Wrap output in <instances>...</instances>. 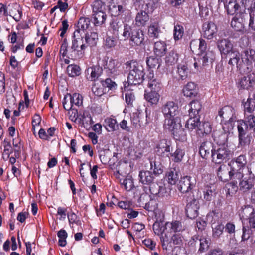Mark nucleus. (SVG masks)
Wrapping results in <instances>:
<instances>
[{
  "label": "nucleus",
  "instance_id": "nucleus-7",
  "mask_svg": "<svg viewBox=\"0 0 255 255\" xmlns=\"http://www.w3.org/2000/svg\"><path fill=\"white\" fill-rule=\"evenodd\" d=\"M253 0H230L225 8L228 14L232 15L238 14L241 16L246 13V10L248 9Z\"/></svg>",
  "mask_w": 255,
  "mask_h": 255
},
{
  "label": "nucleus",
  "instance_id": "nucleus-26",
  "mask_svg": "<svg viewBox=\"0 0 255 255\" xmlns=\"http://www.w3.org/2000/svg\"><path fill=\"white\" fill-rule=\"evenodd\" d=\"M103 69L99 65H95L88 68L86 70L87 74H90L89 78H87L91 81H95L102 73Z\"/></svg>",
  "mask_w": 255,
  "mask_h": 255
},
{
  "label": "nucleus",
  "instance_id": "nucleus-4",
  "mask_svg": "<svg viewBox=\"0 0 255 255\" xmlns=\"http://www.w3.org/2000/svg\"><path fill=\"white\" fill-rule=\"evenodd\" d=\"M122 37L124 40L129 39L132 46H140L143 44L144 35L142 30L134 29L131 26L126 24L124 26Z\"/></svg>",
  "mask_w": 255,
  "mask_h": 255
},
{
  "label": "nucleus",
  "instance_id": "nucleus-9",
  "mask_svg": "<svg viewBox=\"0 0 255 255\" xmlns=\"http://www.w3.org/2000/svg\"><path fill=\"white\" fill-rule=\"evenodd\" d=\"M196 180L195 177L191 176H185L181 178L177 184L178 189L182 193H186L189 195H194L193 191L191 190L195 187Z\"/></svg>",
  "mask_w": 255,
  "mask_h": 255
},
{
  "label": "nucleus",
  "instance_id": "nucleus-59",
  "mask_svg": "<svg viewBox=\"0 0 255 255\" xmlns=\"http://www.w3.org/2000/svg\"><path fill=\"white\" fill-rule=\"evenodd\" d=\"M200 9L199 15L201 17L206 18L209 15V9L207 4H204L201 2L198 3Z\"/></svg>",
  "mask_w": 255,
  "mask_h": 255
},
{
  "label": "nucleus",
  "instance_id": "nucleus-33",
  "mask_svg": "<svg viewBox=\"0 0 255 255\" xmlns=\"http://www.w3.org/2000/svg\"><path fill=\"white\" fill-rule=\"evenodd\" d=\"M149 185V190L151 194L154 195H158V196H163L166 190L164 186H159L157 183L153 181Z\"/></svg>",
  "mask_w": 255,
  "mask_h": 255
},
{
  "label": "nucleus",
  "instance_id": "nucleus-10",
  "mask_svg": "<svg viewBox=\"0 0 255 255\" xmlns=\"http://www.w3.org/2000/svg\"><path fill=\"white\" fill-rule=\"evenodd\" d=\"M72 45L70 48L69 53L71 57H76V52L84 50L87 47L84 43L83 37L78 31H75L72 36Z\"/></svg>",
  "mask_w": 255,
  "mask_h": 255
},
{
  "label": "nucleus",
  "instance_id": "nucleus-41",
  "mask_svg": "<svg viewBox=\"0 0 255 255\" xmlns=\"http://www.w3.org/2000/svg\"><path fill=\"white\" fill-rule=\"evenodd\" d=\"M254 80L251 79V76H243L240 79L239 84L243 89H248L253 86L254 84Z\"/></svg>",
  "mask_w": 255,
  "mask_h": 255
},
{
  "label": "nucleus",
  "instance_id": "nucleus-45",
  "mask_svg": "<svg viewBox=\"0 0 255 255\" xmlns=\"http://www.w3.org/2000/svg\"><path fill=\"white\" fill-rule=\"evenodd\" d=\"M200 117H190L189 119L187 121L185 124L186 128L189 130H193L196 128H198V126L200 122L199 121Z\"/></svg>",
  "mask_w": 255,
  "mask_h": 255
},
{
  "label": "nucleus",
  "instance_id": "nucleus-53",
  "mask_svg": "<svg viewBox=\"0 0 255 255\" xmlns=\"http://www.w3.org/2000/svg\"><path fill=\"white\" fill-rule=\"evenodd\" d=\"M165 229H166L165 224L162 221H156L153 225V231L157 235L162 234Z\"/></svg>",
  "mask_w": 255,
  "mask_h": 255
},
{
  "label": "nucleus",
  "instance_id": "nucleus-46",
  "mask_svg": "<svg viewBox=\"0 0 255 255\" xmlns=\"http://www.w3.org/2000/svg\"><path fill=\"white\" fill-rule=\"evenodd\" d=\"M172 134L176 140H184L186 139V133L182 126L180 124L179 128H177V129H174L172 132Z\"/></svg>",
  "mask_w": 255,
  "mask_h": 255
},
{
  "label": "nucleus",
  "instance_id": "nucleus-28",
  "mask_svg": "<svg viewBox=\"0 0 255 255\" xmlns=\"http://www.w3.org/2000/svg\"><path fill=\"white\" fill-rule=\"evenodd\" d=\"M212 126L208 122H200L197 130V134L200 136L209 134L211 132Z\"/></svg>",
  "mask_w": 255,
  "mask_h": 255
},
{
  "label": "nucleus",
  "instance_id": "nucleus-47",
  "mask_svg": "<svg viewBox=\"0 0 255 255\" xmlns=\"http://www.w3.org/2000/svg\"><path fill=\"white\" fill-rule=\"evenodd\" d=\"M249 127L250 129L255 127V116L254 114H244V119L241 120Z\"/></svg>",
  "mask_w": 255,
  "mask_h": 255
},
{
  "label": "nucleus",
  "instance_id": "nucleus-60",
  "mask_svg": "<svg viewBox=\"0 0 255 255\" xmlns=\"http://www.w3.org/2000/svg\"><path fill=\"white\" fill-rule=\"evenodd\" d=\"M120 183L124 186L125 189L127 191H130L134 187L133 180L130 178H125L120 180Z\"/></svg>",
  "mask_w": 255,
  "mask_h": 255
},
{
  "label": "nucleus",
  "instance_id": "nucleus-11",
  "mask_svg": "<svg viewBox=\"0 0 255 255\" xmlns=\"http://www.w3.org/2000/svg\"><path fill=\"white\" fill-rule=\"evenodd\" d=\"M138 12L135 17V23L138 26H144L149 20V14L153 10L152 4L150 2L146 3L145 7Z\"/></svg>",
  "mask_w": 255,
  "mask_h": 255
},
{
  "label": "nucleus",
  "instance_id": "nucleus-29",
  "mask_svg": "<svg viewBox=\"0 0 255 255\" xmlns=\"http://www.w3.org/2000/svg\"><path fill=\"white\" fill-rule=\"evenodd\" d=\"M148 86L150 89V91L159 93L161 90L162 84L159 79L154 78L153 75L149 76Z\"/></svg>",
  "mask_w": 255,
  "mask_h": 255
},
{
  "label": "nucleus",
  "instance_id": "nucleus-6",
  "mask_svg": "<svg viewBox=\"0 0 255 255\" xmlns=\"http://www.w3.org/2000/svg\"><path fill=\"white\" fill-rule=\"evenodd\" d=\"M220 118L221 123L223 124V129L226 131L227 126L228 131L233 128L234 122L236 120L234 109L230 106H225L218 111V116L216 117Z\"/></svg>",
  "mask_w": 255,
  "mask_h": 255
},
{
  "label": "nucleus",
  "instance_id": "nucleus-36",
  "mask_svg": "<svg viewBox=\"0 0 255 255\" xmlns=\"http://www.w3.org/2000/svg\"><path fill=\"white\" fill-rule=\"evenodd\" d=\"M160 32V27L158 22H154L150 24L148 30V34L150 37L157 38Z\"/></svg>",
  "mask_w": 255,
  "mask_h": 255
},
{
  "label": "nucleus",
  "instance_id": "nucleus-55",
  "mask_svg": "<svg viewBox=\"0 0 255 255\" xmlns=\"http://www.w3.org/2000/svg\"><path fill=\"white\" fill-rule=\"evenodd\" d=\"M4 151L2 153V158L4 160H7L11 153H12V148L9 142L6 141V140L4 141Z\"/></svg>",
  "mask_w": 255,
  "mask_h": 255
},
{
  "label": "nucleus",
  "instance_id": "nucleus-38",
  "mask_svg": "<svg viewBox=\"0 0 255 255\" xmlns=\"http://www.w3.org/2000/svg\"><path fill=\"white\" fill-rule=\"evenodd\" d=\"M93 23L95 26H97L102 24L106 20L107 15L104 11H99L96 13H93L92 15Z\"/></svg>",
  "mask_w": 255,
  "mask_h": 255
},
{
  "label": "nucleus",
  "instance_id": "nucleus-15",
  "mask_svg": "<svg viewBox=\"0 0 255 255\" xmlns=\"http://www.w3.org/2000/svg\"><path fill=\"white\" fill-rule=\"evenodd\" d=\"M225 55H226V58L229 59L228 64L232 67L236 66L237 70L242 72L243 66L239 52L234 49Z\"/></svg>",
  "mask_w": 255,
  "mask_h": 255
},
{
  "label": "nucleus",
  "instance_id": "nucleus-27",
  "mask_svg": "<svg viewBox=\"0 0 255 255\" xmlns=\"http://www.w3.org/2000/svg\"><path fill=\"white\" fill-rule=\"evenodd\" d=\"M104 126L108 132H113L119 130V125L116 119L108 117L104 120Z\"/></svg>",
  "mask_w": 255,
  "mask_h": 255
},
{
  "label": "nucleus",
  "instance_id": "nucleus-24",
  "mask_svg": "<svg viewBox=\"0 0 255 255\" xmlns=\"http://www.w3.org/2000/svg\"><path fill=\"white\" fill-rule=\"evenodd\" d=\"M182 91L185 96L191 98L196 97L198 94L196 85L193 82L188 83Z\"/></svg>",
  "mask_w": 255,
  "mask_h": 255
},
{
  "label": "nucleus",
  "instance_id": "nucleus-48",
  "mask_svg": "<svg viewBox=\"0 0 255 255\" xmlns=\"http://www.w3.org/2000/svg\"><path fill=\"white\" fill-rule=\"evenodd\" d=\"M244 114H253L255 110V102L251 98H248L244 104Z\"/></svg>",
  "mask_w": 255,
  "mask_h": 255
},
{
  "label": "nucleus",
  "instance_id": "nucleus-12",
  "mask_svg": "<svg viewBox=\"0 0 255 255\" xmlns=\"http://www.w3.org/2000/svg\"><path fill=\"white\" fill-rule=\"evenodd\" d=\"M255 61V50L247 49L243 51V57L241 59L244 72H249L253 68V63Z\"/></svg>",
  "mask_w": 255,
  "mask_h": 255
},
{
  "label": "nucleus",
  "instance_id": "nucleus-23",
  "mask_svg": "<svg viewBox=\"0 0 255 255\" xmlns=\"http://www.w3.org/2000/svg\"><path fill=\"white\" fill-rule=\"evenodd\" d=\"M121 66V63L116 59H111L104 67V69L109 73L116 75L118 71L119 68Z\"/></svg>",
  "mask_w": 255,
  "mask_h": 255
},
{
  "label": "nucleus",
  "instance_id": "nucleus-54",
  "mask_svg": "<svg viewBox=\"0 0 255 255\" xmlns=\"http://www.w3.org/2000/svg\"><path fill=\"white\" fill-rule=\"evenodd\" d=\"M80 68L76 65H69L67 68V72L69 76L74 77L80 74Z\"/></svg>",
  "mask_w": 255,
  "mask_h": 255
},
{
  "label": "nucleus",
  "instance_id": "nucleus-40",
  "mask_svg": "<svg viewBox=\"0 0 255 255\" xmlns=\"http://www.w3.org/2000/svg\"><path fill=\"white\" fill-rule=\"evenodd\" d=\"M178 54L175 50L169 51L165 57V62L168 65H173L176 64L178 60Z\"/></svg>",
  "mask_w": 255,
  "mask_h": 255
},
{
  "label": "nucleus",
  "instance_id": "nucleus-51",
  "mask_svg": "<svg viewBox=\"0 0 255 255\" xmlns=\"http://www.w3.org/2000/svg\"><path fill=\"white\" fill-rule=\"evenodd\" d=\"M68 43L67 42V40L65 38L62 43L61 44L60 49V54H61L63 57L67 56L68 58H76V57H71L70 52V48L68 49Z\"/></svg>",
  "mask_w": 255,
  "mask_h": 255
},
{
  "label": "nucleus",
  "instance_id": "nucleus-30",
  "mask_svg": "<svg viewBox=\"0 0 255 255\" xmlns=\"http://www.w3.org/2000/svg\"><path fill=\"white\" fill-rule=\"evenodd\" d=\"M248 10L249 14V27L255 31V0L251 3Z\"/></svg>",
  "mask_w": 255,
  "mask_h": 255
},
{
  "label": "nucleus",
  "instance_id": "nucleus-14",
  "mask_svg": "<svg viewBox=\"0 0 255 255\" xmlns=\"http://www.w3.org/2000/svg\"><path fill=\"white\" fill-rule=\"evenodd\" d=\"M237 128L239 144L241 146L250 144L251 137L248 135L246 136L249 127L243 121L239 120L238 121Z\"/></svg>",
  "mask_w": 255,
  "mask_h": 255
},
{
  "label": "nucleus",
  "instance_id": "nucleus-13",
  "mask_svg": "<svg viewBox=\"0 0 255 255\" xmlns=\"http://www.w3.org/2000/svg\"><path fill=\"white\" fill-rule=\"evenodd\" d=\"M82 103V96L77 93H74L72 95L67 93L65 95L62 101L64 108L67 111L70 110L74 105L79 106Z\"/></svg>",
  "mask_w": 255,
  "mask_h": 255
},
{
  "label": "nucleus",
  "instance_id": "nucleus-17",
  "mask_svg": "<svg viewBox=\"0 0 255 255\" xmlns=\"http://www.w3.org/2000/svg\"><path fill=\"white\" fill-rule=\"evenodd\" d=\"M171 142L167 139L160 140L156 146L157 154L161 156L169 158Z\"/></svg>",
  "mask_w": 255,
  "mask_h": 255
},
{
  "label": "nucleus",
  "instance_id": "nucleus-8",
  "mask_svg": "<svg viewBox=\"0 0 255 255\" xmlns=\"http://www.w3.org/2000/svg\"><path fill=\"white\" fill-rule=\"evenodd\" d=\"M191 193H190L186 197L187 203L186 207V213L188 218L194 219L198 215L199 202L195 197L194 195H191Z\"/></svg>",
  "mask_w": 255,
  "mask_h": 255
},
{
  "label": "nucleus",
  "instance_id": "nucleus-16",
  "mask_svg": "<svg viewBox=\"0 0 255 255\" xmlns=\"http://www.w3.org/2000/svg\"><path fill=\"white\" fill-rule=\"evenodd\" d=\"M162 112L164 117H178L179 114V107L177 104L173 101H167L163 105Z\"/></svg>",
  "mask_w": 255,
  "mask_h": 255
},
{
  "label": "nucleus",
  "instance_id": "nucleus-18",
  "mask_svg": "<svg viewBox=\"0 0 255 255\" xmlns=\"http://www.w3.org/2000/svg\"><path fill=\"white\" fill-rule=\"evenodd\" d=\"M253 177L248 174L243 173V177L240 179H236V180L239 183V186L240 189L244 192L248 191L252 188L254 186Z\"/></svg>",
  "mask_w": 255,
  "mask_h": 255
},
{
  "label": "nucleus",
  "instance_id": "nucleus-25",
  "mask_svg": "<svg viewBox=\"0 0 255 255\" xmlns=\"http://www.w3.org/2000/svg\"><path fill=\"white\" fill-rule=\"evenodd\" d=\"M188 110L189 117H200L199 112L202 109V105L198 100H193L189 104Z\"/></svg>",
  "mask_w": 255,
  "mask_h": 255
},
{
  "label": "nucleus",
  "instance_id": "nucleus-35",
  "mask_svg": "<svg viewBox=\"0 0 255 255\" xmlns=\"http://www.w3.org/2000/svg\"><path fill=\"white\" fill-rule=\"evenodd\" d=\"M144 98L146 101L150 103L151 105H156L159 100L160 95L159 93L149 91L147 90L145 91Z\"/></svg>",
  "mask_w": 255,
  "mask_h": 255
},
{
  "label": "nucleus",
  "instance_id": "nucleus-31",
  "mask_svg": "<svg viewBox=\"0 0 255 255\" xmlns=\"http://www.w3.org/2000/svg\"><path fill=\"white\" fill-rule=\"evenodd\" d=\"M139 181L143 184L149 185L154 180V176L151 172L142 171L139 174Z\"/></svg>",
  "mask_w": 255,
  "mask_h": 255
},
{
  "label": "nucleus",
  "instance_id": "nucleus-19",
  "mask_svg": "<svg viewBox=\"0 0 255 255\" xmlns=\"http://www.w3.org/2000/svg\"><path fill=\"white\" fill-rule=\"evenodd\" d=\"M214 146L212 142L206 141L203 142L199 147V154L203 159H207L212 154Z\"/></svg>",
  "mask_w": 255,
  "mask_h": 255
},
{
  "label": "nucleus",
  "instance_id": "nucleus-5",
  "mask_svg": "<svg viewBox=\"0 0 255 255\" xmlns=\"http://www.w3.org/2000/svg\"><path fill=\"white\" fill-rule=\"evenodd\" d=\"M144 75V69L142 65L136 61H131L129 63L128 77V85H139L143 82Z\"/></svg>",
  "mask_w": 255,
  "mask_h": 255
},
{
  "label": "nucleus",
  "instance_id": "nucleus-20",
  "mask_svg": "<svg viewBox=\"0 0 255 255\" xmlns=\"http://www.w3.org/2000/svg\"><path fill=\"white\" fill-rule=\"evenodd\" d=\"M180 122L181 120L179 117H165L164 128L172 132L174 129H177V128L179 127Z\"/></svg>",
  "mask_w": 255,
  "mask_h": 255
},
{
  "label": "nucleus",
  "instance_id": "nucleus-58",
  "mask_svg": "<svg viewBox=\"0 0 255 255\" xmlns=\"http://www.w3.org/2000/svg\"><path fill=\"white\" fill-rule=\"evenodd\" d=\"M16 59L14 56L10 57L9 65L7 67V71L10 73L13 78L16 77Z\"/></svg>",
  "mask_w": 255,
  "mask_h": 255
},
{
  "label": "nucleus",
  "instance_id": "nucleus-22",
  "mask_svg": "<svg viewBox=\"0 0 255 255\" xmlns=\"http://www.w3.org/2000/svg\"><path fill=\"white\" fill-rule=\"evenodd\" d=\"M217 44L221 53L224 55L234 49L233 44L228 39L219 40Z\"/></svg>",
  "mask_w": 255,
  "mask_h": 255
},
{
  "label": "nucleus",
  "instance_id": "nucleus-61",
  "mask_svg": "<svg viewBox=\"0 0 255 255\" xmlns=\"http://www.w3.org/2000/svg\"><path fill=\"white\" fill-rule=\"evenodd\" d=\"M242 214L243 217H245L246 218L249 219L250 217H252L253 216H255L254 209L251 206H246L244 209H243L242 211Z\"/></svg>",
  "mask_w": 255,
  "mask_h": 255
},
{
  "label": "nucleus",
  "instance_id": "nucleus-64",
  "mask_svg": "<svg viewBox=\"0 0 255 255\" xmlns=\"http://www.w3.org/2000/svg\"><path fill=\"white\" fill-rule=\"evenodd\" d=\"M215 194V190L211 187H207L204 191V198L207 201H211Z\"/></svg>",
  "mask_w": 255,
  "mask_h": 255
},
{
  "label": "nucleus",
  "instance_id": "nucleus-56",
  "mask_svg": "<svg viewBox=\"0 0 255 255\" xmlns=\"http://www.w3.org/2000/svg\"><path fill=\"white\" fill-rule=\"evenodd\" d=\"M11 5L9 4L8 6H6L3 4L0 3V14H2L4 16L10 15L14 19L16 20L14 17L15 15H12L13 11L11 9Z\"/></svg>",
  "mask_w": 255,
  "mask_h": 255
},
{
  "label": "nucleus",
  "instance_id": "nucleus-3",
  "mask_svg": "<svg viewBox=\"0 0 255 255\" xmlns=\"http://www.w3.org/2000/svg\"><path fill=\"white\" fill-rule=\"evenodd\" d=\"M220 138L223 139L220 145L214 146L212 154H211L212 161L215 164H221L226 162L232 156V152L227 145L225 144L227 138L225 134H222Z\"/></svg>",
  "mask_w": 255,
  "mask_h": 255
},
{
  "label": "nucleus",
  "instance_id": "nucleus-50",
  "mask_svg": "<svg viewBox=\"0 0 255 255\" xmlns=\"http://www.w3.org/2000/svg\"><path fill=\"white\" fill-rule=\"evenodd\" d=\"M98 34L96 32H91L90 34H85V42L87 46H94L96 44L98 40Z\"/></svg>",
  "mask_w": 255,
  "mask_h": 255
},
{
  "label": "nucleus",
  "instance_id": "nucleus-57",
  "mask_svg": "<svg viewBox=\"0 0 255 255\" xmlns=\"http://www.w3.org/2000/svg\"><path fill=\"white\" fill-rule=\"evenodd\" d=\"M184 34L183 27L179 24L174 26V39L175 40H178L181 39Z\"/></svg>",
  "mask_w": 255,
  "mask_h": 255
},
{
  "label": "nucleus",
  "instance_id": "nucleus-39",
  "mask_svg": "<svg viewBox=\"0 0 255 255\" xmlns=\"http://www.w3.org/2000/svg\"><path fill=\"white\" fill-rule=\"evenodd\" d=\"M90 19L89 18L81 17L77 24V29L75 31H78L80 33V31H84L90 28Z\"/></svg>",
  "mask_w": 255,
  "mask_h": 255
},
{
  "label": "nucleus",
  "instance_id": "nucleus-52",
  "mask_svg": "<svg viewBox=\"0 0 255 255\" xmlns=\"http://www.w3.org/2000/svg\"><path fill=\"white\" fill-rule=\"evenodd\" d=\"M166 229L170 228L174 232H177L182 231L183 229L182 224L178 221H175L172 222H167L165 224Z\"/></svg>",
  "mask_w": 255,
  "mask_h": 255
},
{
  "label": "nucleus",
  "instance_id": "nucleus-62",
  "mask_svg": "<svg viewBox=\"0 0 255 255\" xmlns=\"http://www.w3.org/2000/svg\"><path fill=\"white\" fill-rule=\"evenodd\" d=\"M200 248L198 251L200 252H203L207 250L209 247V240L204 237H202L199 240Z\"/></svg>",
  "mask_w": 255,
  "mask_h": 255
},
{
  "label": "nucleus",
  "instance_id": "nucleus-32",
  "mask_svg": "<svg viewBox=\"0 0 255 255\" xmlns=\"http://www.w3.org/2000/svg\"><path fill=\"white\" fill-rule=\"evenodd\" d=\"M166 44L165 42L158 41L154 43L153 51L156 55L162 57L166 51Z\"/></svg>",
  "mask_w": 255,
  "mask_h": 255
},
{
  "label": "nucleus",
  "instance_id": "nucleus-34",
  "mask_svg": "<svg viewBox=\"0 0 255 255\" xmlns=\"http://www.w3.org/2000/svg\"><path fill=\"white\" fill-rule=\"evenodd\" d=\"M243 18H238L234 16L231 22V25L235 30L239 32H243L245 29Z\"/></svg>",
  "mask_w": 255,
  "mask_h": 255
},
{
  "label": "nucleus",
  "instance_id": "nucleus-37",
  "mask_svg": "<svg viewBox=\"0 0 255 255\" xmlns=\"http://www.w3.org/2000/svg\"><path fill=\"white\" fill-rule=\"evenodd\" d=\"M172 235L170 234H162L160 237L162 247L164 250H168L169 248L172 247Z\"/></svg>",
  "mask_w": 255,
  "mask_h": 255
},
{
  "label": "nucleus",
  "instance_id": "nucleus-43",
  "mask_svg": "<svg viewBox=\"0 0 255 255\" xmlns=\"http://www.w3.org/2000/svg\"><path fill=\"white\" fill-rule=\"evenodd\" d=\"M147 65L150 69H158L161 64V59L154 56H150L146 59Z\"/></svg>",
  "mask_w": 255,
  "mask_h": 255
},
{
  "label": "nucleus",
  "instance_id": "nucleus-44",
  "mask_svg": "<svg viewBox=\"0 0 255 255\" xmlns=\"http://www.w3.org/2000/svg\"><path fill=\"white\" fill-rule=\"evenodd\" d=\"M168 183L171 185L175 184L178 179L179 176L178 171L175 168H170L166 173Z\"/></svg>",
  "mask_w": 255,
  "mask_h": 255
},
{
  "label": "nucleus",
  "instance_id": "nucleus-63",
  "mask_svg": "<svg viewBox=\"0 0 255 255\" xmlns=\"http://www.w3.org/2000/svg\"><path fill=\"white\" fill-rule=\"evenodd\" d=\"M224 229V226L219 224L213 228V236L215 238H219L222 234Z\"/></svg>",
  "mask_w": 255,
  "mask_h": 255
},
{
  "label": "nucleus",
  "instance_id": "nucleus-42",
  "mask_svg": "<svg viewBox=\"0 0 255 255\" xmlns=\"http://www.w3.org/2000/svg\"><path fill=\"white\" fill-rule=\"evenodd\" d=\"M177 72L179 75V80H184L188 77L189 69L186 63L180 64L178 65Z\"/></svg>",
  "mask_w": 255,
  "mask_h": 255
},
{
  "label": "nucleus",
  "instance_id": "nucleus-49",
  "mask_svg": "<svg viewBox=\"0 0 255 255\" xmlns=\"http://www.w3.org/2000/svg\"><path fill=\"white\" fill-rule=\"evenodd\" d=\"M172 160L174 162H180L185 154L184 151L180 148L177 147L175 151L173 153H170Z\"/></svg>",
  "mask_w": 255,
  "mask_h": 255
},
{
  "label": "nucleus",
  "instance_id": "nucleus-21",
  "mask_svg": "<svg viewBox=\"0 0 255 255\" xmlns=\"http://www.w3.org/2000/svg\"><path fill=\"white\" fill-rule=\"evenodd\" d=\"M203 31L204 37L211 39L217 32V26L212 22H205L203 25Z\"/></svg>",
  "mask_w": 255,
  "mask_h": 255
},
{
  "label": "nucleus",
  "instance_id": "nucleus-1",
  "mask_svg": "<svg viewBox=\"0 0 255 255\" xmlns=\"http://www.w3.org/2000/svg\"><path fill=\"white\" fill-rule=\"evenodd\" d=\"M190 47L191 50L193 52L197 53L198 55L197 59L195 58V68L208 65L209 63H212L213 61L215 58L214 53L211 51H206L207 43L204 40H192L190 42Z\"/></svg>",
  "mask_w": 255,
  "mask_h": 255
},
{
  "label": "nucleus",
  "instance_id": "nucleus-2",
  "mask_svg": "<svg viewBox=\"0 0 255 255\" xmlns=\"http://www.w3.org/2000/svg\"><path fill=\"white\" fill-rule=\"evenodd\" d=\"M247 163L246 157L244 155H241L234 159L232 160L228 164L230 167V171H229V178L232 181L228 184L229 187L227 193L230 195L236 192L238 189V182L236 179H240L243 177L244 170Z\"/></svg>",
  "mask_w": 255,
  "mask_h": 255
}]
</instances>
